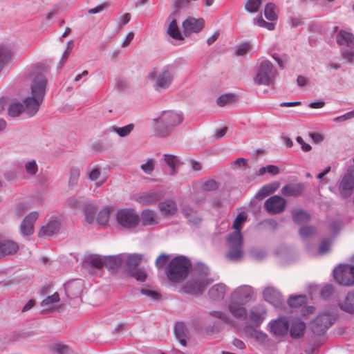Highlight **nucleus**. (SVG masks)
<instances>
[{
  "label": "nucleus",
  "instance_id": "obj_1",
  "mask_svg": "<svg viewBox=\"0 0 354 354\" xmlns=\"http://www.w3.org/2000/svg\"><path fill=\"white\" fill-rule=\"evenodd\" d=\"M183 121V115L181 112L174 110H168L161 112L160 115L153 120L155 133L158 137L169 136L176 127Z\"/></svg>",
  "mask_w": 354,
  "mask_h": 354
},
{
  "label": "nucleus",
  "instance_id": "obj_2",
  "mask_svg": "<svg viewBox=\"0 0 354 354\" xmlns=\"http://www.w3.org/2000/svg\"><path fill=\"white\" fill-rule=\"evenodd\" d=\"M192 267L190 261L183 256L174 258L169 263L166 270L168 279L174 283L183 281L188 275Z\"/></svg>",
  "mask_w": 354,
  "mask_h": 354
},
{
  "label": "nucleus",
  "instance_id": "obj_3",
  "mask_svg": "<svg viewBox=\"0 0 354 354\" xmlns=\"http://www.w3.org/2000/svg\"><path fill=\"white\" fill-rule=\"evenodd\" d=\"M148 78L152 82L154 90L160 93L169 88L174 79V73L167 67L154 68L148 74Z\"/></svg>",
  "mask_w": 354,
  "mask_h": 354
},
{
  "label": "nucleus",
  "instance_id": "obj_4",
  "mask_svg": "<svg viewBox=\"0 0 354 354\" xmlns=\"http://www.w3.org/2000/svg\"><path fill=\"white\" fill-rule=\"evenodd\" d=\"M30 82L31 95L44 97L48 80L45 74V68L37 66L28 74Z\"/></svg>",
  "mask_w": 354,
  "mask_h": 354
},
{
  "label": "nucleus",
  "instance_id": "obj_5",
  "mask_svg": "<svg viewBox=\"0 0 354 354\" xmlns=\"http://www.w3.org/2000/svg\"><path fill=\"white\" fill-rule=\"evenodd\" d=\"M277 75V70L271 62L264 60L260 63L253 81L254 84L259 86H270L274 84Z\"/></svg>",
  "mask_w": 354,
  "mask_h": 354
},
{
  "label": "nucleus",
  "instance_id": "obj_6",
  "mask_svg": "<svg viewBox=\"0 0 354 354\" xmlns=\"http://www.w3.org/2000/svg\"><path fill=\"white\" fill-rule=\"evenodd\" d=\"M227 241L230 250L226 254V257L230 261H239L243 255L241 233L233 232L229 234Z\"/></svg>",
  "mask_w": 354,
  "mask_h": 354
},
{
  "label": "nucleus",
  "instance_id": "obj_7",
  "mask_svg": "<svg viewBox=\"0 0 354 354\" xmlns=\"http://www.w3.org/2000/svg\"><path fill=\"white\" fill-rule=\"evenodd\" d=\"M212 281L207 274L195 275L184 285L183 291L190 294L202 293Z\"/></svg>",
  "mask_w": 354,
  "mask_h": 354
},
{
  "label": "nucleus",
  "instance_id": "obj_8",
  "mask_svg": "<svg viewBox=\"0 0 354 354\" xmlns=\"http://www.w3.org/2000/svg\"><path fill=\"white\" fill-rule=\"evenodd\" d=\"M335 281L342 286H349L354 284V266L340 265L333 270Z\"/></svg>",
  "mask_w": 354,
  "mask_h": 354
},
{
  "label": "nucleus",
  "instance_id": "obj_9",
  "mask_svg": "<svg viewBox=\"0 0 354 354\" xmlns=\"http://www.w3.org/2000/svg\"><path fill=\"white\" fill-rule=\"evenodd\" d=\"M116 218L120 225L126 228H133L139 222L138 214L133 209L131 208L119 209Z\"/></svg>",
  "mask_w": 354,
  "mask_h": 354
},
{
  "label": "nucleus",
  "instance_id": "obj_10",
  "mask_svg": "<svg viewBox=\"0 0 354 354\" xmlns=\"http://www.w3.org/2000/svg\"><path fill=\"white\" fill-rule=\"evenodd\" d=\"M254 297L253 288L250 286L244 285L238 287L231 293L230 301L235 304L245 305L253 300Z\"/></svg>",
  "mask_w": 354,
  "mask_h": 354
},
{
  "label": "nucleus",
  "instance_id": "obj_11",
  "mask_svg": "<svg viewBox=\"0 0 354 354\" xmlns=\"http://www.w3.org/2000/svg\"><path fill=\"white\" fill-rule=\"evenodd\" d=\"M335 318L330 314H321L311 322V330L316 335H323L333 324Z\"/></svg>",
  "mask_w": 354,
  "mask_h": 354
},
{
  "label": "nucleus",
  "instance_id": "obj_12",
  "mask_svg": "<svg viewBox=\"0 0 354 354\" xmlns=\"http://www.w3.org/2000/svg\"><path fill=\"white\" fill-rule=\"evenodd\" d=\"M286 201L283 197L275 195L268 198L264 207L270 214H277L282 212L286 207Z\"/></svg>",
  "mask_w": 354,
  "mask_h": 354
},
{
  "label": "nucleus",
  "instance_id": "obj_13",
  "mask_svg": "<svg viewBox=\"0 0 354 354\" xmlns=\"http://www.w3.org/2000/svg\"><path fill=\"white\" fill-rule=\"evenodd\" d=\"M205 26V20L203 18L196 19L189 17L186 19L182 24L183 33L187 37L192 33H198L201 32Z\"/></svg>",
  "mask_w": 354,
  "mask_h": 354
},
{
  "label": "nucleus",
  "instance_id": "obj_14",
  "mask_svg": "<svg viewBox=\"0 0 354 354\" xmlns=\"http://www.w3.org/2000/svg\"><path fill=\"white\" fill-rule=\"evenodd\" d=\"M248 320L252 326H259L266 317V310L261 305L252 306L248 314Z\"/></svg>",
  "mask_w": 354,
  "mask_h": 354
},
{
  "label": "nucleus",
  "instance_id": "obj_15",
  "mask_svg": "<svg viewBox=\"0 0 354 354\" xmlns=\"http://www.w3.org/2000/svg\"><path fill=\"white\" fill-rule=\"evenodd\" d=\"M339 192L343 198L350 196L354 189V176L351 172H347L339 183Z\"/></svg>",
  "mask_w": 354,
  "mask_h": 354
},
{
  "label": "nucleus",
  "instance_id": "obj_16",
  "mask_svg": "<svg viewBox=\"0 0 354 354\" xmlns=\"http://www.w3.org/2000/svg\"><path fill=\"white\" fill-rule=\"evenodd\" d=\"M43 100L44 97L31 95L24 100V111L29 116H33L38 111Z\"/></svg>",
  "mask_w": 354,
  "mask_h": 354
},
{
  "label": "nucleus",
  "instance_id": "obj_17",
  "mask_svg": "<svg viewBox=\"0 0 354 354\" xmlns=\"http://www.w3.org/2000/svg\"><path fill=\"white\" fill-rule=\"evenodd\" d=\"M66 296L71 299L80 298L83 292L84 283L81 280L76 279L68 281L65 285Z\"/></svg>",
  "mask_w": 354,
  "mask_h": 354
},
{
  "label": "nucleus",
  "instance_id": "obj_18",
  "mask_svg": "<svg viewBox=\"0 0 354 354\" xmlns=\"http://www.w3.org/2000/svg\"><path fill=\"white\" fill-rule=\"evenodd\" d=\"M38 218V214L32 212L27 215L21 224V232L24 236H28L33 233L34 223Z\"/></svg>",
  "mask_w": 354,
  "mask_h": 354
},
{
  "label": "nucleus",
  "instance_id": "obj_19",
  "mask_svg": "<svg viewBox=\"0 0 354 354\" xmlns=\"http://www.w3.org/2000/svg\"><path fill=\"white\" fill-rule=\"evenodd\" d=\"M263 298L268 302L279 307L283 303L281 293L273 287H268L263 291Z\"/></svg>",
  "mask_w": 354,
  "mask_h": 354
},
{
  "label": "nucleus",
  "instance_id": "obj_20",
  "mask_svg": "<svg viewBox=\"0 0 354 354\" xmlns=\"http://www.w3.org/2000/svg\"><path fill=\"white\" fill-rule=\"evenodd\" d=\"M289 322L286 318H279L270 324V329L277 336L286 335L289 329Z\"/></svg>",
  "mask_w": 354,
  "mask_h": 354
},
{
  "label": "nucleus",
  "instance_id": "obj_21",
  "mask_svg": "<svg viewBox=\"0 0 354 354\" xmlns=\"http://www.w3.org/2000/svg\"><path fill=\"white\" fill-rule=\"evenodd\" d=\"M177 15L174 14L170 13L168 17V21H169V24L167 30V35L171 38L176 40H183V37L182 36L179 28L177 24Z\"/></svg>",
  "mask_w": 354,
  "mask_h": 354
},
{
  "label": "nucleus",
  "instance_id": "obj_22",
  "mask_svg": "<svg viewBox=\"0 0 354 354\" xmlns=\"http://www.w3.org/2000/svg\"><path fill=\"white\" fill-rule=\"evenodd\" d=\"M19 249L18 245L11 241L3 239L0 234V258L6 255H11L15 254Z\"/></svg>",
  "mask_w": 354,
  "mask_h": 354
},
{
  "label": "nucleus",
  "instance_id": "obj_23",
  "mask_svg": "<svg viewBox=\"0 0 354 354\" xmlns=\"http://www.w3.org/2000/svg\"><path fill=\"white\" fill-rule=\"evenodd\" d=\"M61 223L57 220L50 221L46 225L41 227L39 232L40 237H48L59 231Z\"/></svg>",
  "mask_w": 354,
  "mask_h": 354
},
{
  "label": "nucleus",
  "instance_id": "obj_24",
  "mask_svg": "<svg viewBox=\"0 0 354 354\" xmlns=\"http://www.w3.org/2000/svg\"><path fill=\"white\" fill-rule=\"evenodd\" d=\"M139 220L144 226H151L158 223V215L154 211L149 209L142 211Z\"/></svg>",
  "mask_w": 354,
  "mask_h": 354
},
{
  "label": "nucleus",
  "instance_id": "obj_25",
  "mask_svg": "<svg viewBox=\"0 0 354 354\" xmlns=\"http://www.w3.org/2000/svg\"><path fill=\"white\" fill-rule=\"evenodd\" d=\"M183 214L189 223L193 225L200 224L203 220L201 214L197 210L190 207H185L183 209Z\"/></svg>",
  "mask_w": 354,
  "mask_h": 354
},
{
  "label": "nucleus",
  "instance_id": "obj_26",
  "mask_svg": "<svg viewBox=\"0 0 354 354\" xmlns=\"http://www.w3.org/2000/svg\"><path fill=\"white\" fill-rule=\"evenodd\" d=\"M241 306L243 305L235 304V302L230 301V303L228 305V310L233 317L239 320L243 321L247 319L248 313L246 309Z\"/></svg>",
  "mask_w": 354,
  "mask_h": 354
},
{
  "label": "nucleus",
  "instance_id": "obj_27",
  "mask_svg": "<svg viewBox=\"0 0 354 354\" xmlns=\"http://www.w3.org/2000/svg\"><path fill=\"white\" fill-rule=\"evenodd\" d=\"M306 325L301 319L295 318L291 322L290 334L293 338H299L304 335Z\"/></svg>",
  "mask_w": 354,
  "mask_h": 354
},
{
  "label": "nucleus",
  "instance_id": "obj_28",
  "mask_svg": "<svg viewBox=\"0 0 354 354\" xmlns=\"http://www.w3.org/2000/svg\"><path fill=\"white\" fill-rule=\"evenodd\" d=\"M336 40L339 46H346L350 48H354V35L351 32L340 30L336 36Z\"/></svg>",
  "mask_w": 354,
  "mask_h": 354
},
{
  "label": "nucleus",
  "instance_id": "obj_29",
  "mask_svg": "<svg viewBox=\"0 0 354 354\" xmlns=\"http://www.w3.org/2000/svg\"><path fill=\"white\" fill-rule=\"evenodd\" d=\"M13 55L14 52L10 46L5 44H0V73L10 61Z\"/></svg>",
  "mask_w": 354,
  "mask_h": 354
},
{
  "label": "nucleus",
  "instance_id": "obj_30",
  "mask_svg": "<svg viewBox=\"0 0 354 354\" xmlns=\"http://www.w3.org/2000/svg\"><path fill=\"white\" fill-rule=\"evenodd\" d=\"M122 255L109 256L104 258V266L109 270L115 272L123 262Z\"/></svg>",
  "mask_w": 354,
  "mask_h": 354
},
{
  "label": "nucleus",
  "instance_id": "obj_31",
  "mask_svg": "<svg viewBox=\"0 0 354 354\" xmlns=\"http://www.w3.org/2000/svg\"><path fill=\"white\" fill-rule=\"evenodd\" d=\"M304 191V185L301 183L288 184L282 187L281 194L286 196H299Z\"/></svg>",
  "mask_w": 354,
  "mask_h": 354
},
{
  "label": "nucleus",
  "instance_id": "obj_32",
  "mask_svg": "<svg viewBox=\"0 0 354 354\" xmlns=\"http://www.w3.org/2000/svg\"><path fill=\"white\" fill-rule=\"evenodd\" d=\"M158 200V194L154 191H149L142 193L136 198V201L142 205H148L152 204Z\"/></svg>",
  "mask_w": 354,
  "mask_h": 354
},
{
  "label": "nucleus",
  "instance_id": "obj_33",
  "mask_svg": "<svg viewBox=\"0 0 354 354\" xmlns=\"http://www.w3.org/2000/svg\"><path fill=\"white\" fill-rule=\"evenodd\" d=\"M279 182H274L264 185L256 194L255 198L258 200H263L268 195L274 192L279 187Z\"/></svg>",
  "mask_w": 354,
  "mask_h": 354
},
{
  "label": "nucleus",
  "instance_id": "obj_34",
  "mask_svg": "<svg viewBox=\"0 0 354 354\" xmlns=\"http://www.w3.org/2000/svg\"><path fill=\"white\" fill-rule=\"evenodd\" d=\"M187 333V329L183 323L178 322L176 324L174 327L175 336L179 340L180 344L183 346L187 345L186 337Z\"/></svg>",
  "mask_w": 354,
  "mask_h": 354
},
{
  "label": "nucleus",
  "instance_id": "obj_35",
  "mask_svg": "<svg viewBox=\"0 0 354 354\" xmlns=\"http://www.w3.org/2000/svg\"><path fill=\"white\" fill-rule=\"evenodd\" d=\"M160 212L165 216H171L176 213L177 208L174 201L169 200L158 204Z\"/></svg>",
  "mask_w": 354,
  "mask_h": 354
},
{
  "label": "nucleus",
  "instance_id": "obj_36",
  "mask_svg": "<svg viewBox=\"0 0 354 354\" xmlns=\"http://www.w3.org/2000/svg\"><path fill=\"white\" fill-rule=\"evenodd\" d=\"M80 176V170L77 167H72L69 171L68 189L73 190L77 185Z\"/></svg>",
  "mask_w": 354,
  "mask_h": 354
},
{
  "label": "nucleus",
  "instance_id": "obj_37",
  "mask_svg": "<svg viewBox=\"0 0 354 354\" xmlns=\"http://www.w3.org/2000/svg\"><path fill=\"white\" fill-rule=\"evenodd\" d=\"M208 294L213 299H221L225 294V286L223 283L216 284L209 290Z\"/></svg>",
  "mask_w": 354,
  "mask_h": 354
},
{
  "label": "nucleus",
  "instance_id": "obj_38",
  "mask_svg": "<svg viewBox=\"0 0 354 354\" xmlns=\"http://www.w3.org/2000/svg\"><path fill=\"white\" fill-rule=\"evenodd\" d=\"M97 207L93 203H87L84 208V218L85 221L89 223L92 224L94 223L95 220V214L97 212Z\"/></svg>",
  "mask_w": 354,
  "mask_h": 354
},
{
  "label": "nucleus",
  "instance_id": "obj_39",
  "mask_svg": "<svg viewBox=\"0 0 354 354\" xmlns=\"http://www.w3.org/2000/svg\"><path fill=\"white\" fill-rule=\"evenodd\" d=\"M293 221L299 224H304L309 221L310 215L303 209H296L292 211Z\"/></svg>",
  "mask_w": 354,
  "mask_h": 354
},
{
  "label": "nucleus",
  "instance_id": "obj_40",
  "mask_svg": "<svg viewBox=\"0 0 354 354\" xmlns=\"http://www.w3.org/2000/svg\"><path fill=\"white\" fill-rule=\"evenodd\" d=\"M142 259V256L138 254H129L126 263H125V269L127 270H132L135 269L141 262Z\"/></svg>",
  "mask_w": 354,
  "mask_h": 354
},
{
  "label": "nucleus",
  "instance_id": "obj_41",
  "mask_svg": "<svg viewBox=\"0 0 354 354\" xmlns=\"http://www.w3.org/2000/svg\"><path fill=\"white\" fill-rule=\"evenodd\" d=\"M111 209V207H104L100 210L95 220L99 225L105 226L108 223Z\"/></svg>",
  "mask_w": 354,
  "mask_h": 354
},
{
  "label": "nucleus",
  "instance_id": "obj_42",
  "mask_svg": "<svg viewBox=\"0 0 354 354\" xmlns=\"http://www.w3.org/2000/svg\"><path fill=\"white\" fill-rule=\"evenodd\" d=\"M133 129L134 124L131 123L122 127L111 126L109 128L108 131L116 133L120 137H126L131 133Z\"/></svg>",
  "mask_w": 354,
  "mask_h": 354
},
{
  "label": "nucleus",
  "instance_id": "obj_43",
  "mask_svg": "<svg viewBox=\"0 0 354 354\" xmlns=\"http://www.w3.org/2000/svg\"><path fill=\"white\" fill-rule=\"evenodd\" d=\"M191 3L189 0H172L171 8L173 11L171 13L178 16L180 10L188 8Z\"/></svg>",
  "mask_w": 354,
  "mask_h": 354
},
{
  "label": "nucleus",
  "instance_id": "obj_44",
  "mask_svg": "<svg viewBox=\"0 0 354 354\" xmlns=\"http://www.w3.org/2000/svg\"><path fill=\"white\" fill-rule=\"evenodd\" d=\"M237 96L233 93H226L221 95L216 100L219 106H224L227 104H231L237 102Z\"/></svg>",
  "mask_w": 354,
  "mask_h": 354
},
{
  "label": "nucleus",
  "instance_id": "obj_45",
  "mask_svg": "<svg viewBox=\"0 0 354 354\" xmlns=\"http://www.w3.org/2000/svg\"><path fill=\"white\" fill-rule=\"evenodd\" d=\"M341 308L349 313H354V292L348 293L344 302L341 304Z\"/></svg>",
  "mask_w": 354,
  "mask_h": 354
},
{
  "label": "nucleus",
  "instance_id": "obj_46",
  "mask_svg": "<svg viewBox=\"0 0 354 354\" xmlns=\"http://www.w3.org/2000/svg\"><path fill=\"white\" fill-rule=\"evenodd\" d=\"M164 160L165 163L170 167L171 170V174L174 175L176 171V168L180 164V160L178 158L174 155L165 154Z\"/></svg>",
  "mask_w": 354,
  "mask_h": 354
},
{
  "label": "nucleus",
  "instance_id": "obj_47",
  "mask_svg": "<svg viewBox=\"0 0 354 354\" xmlns=\"http://www.w3.org/2000/svg\"><path fill=\"white\" fill-rule=\"evenodd\" d=\"M261 5V0H246L244 3L245 10L250 13L257 12Z\"/></svg>",
  "mask_w": 354,
  "mask_h": 354
},
{
  "label": "nucleus",
  "instance_id": "obj_48",
  "mask_svg": "<svg viewBox=\"0 0 354 354\" xmlns=\"http://www.w3.org/2000/svg\"><path fill=\"white\" fill-rule=\"evenodd\" d=\"M24 111V105L19 102L12 103L9 105L8 113L11 117L19 116Z\"/></svg>",
  "mask_w": 354,
  "mask_h": 354
},
{
  "label": "nucleus",
  "instance_id": "obj_49",
  "mask_svg": "<svg viewBox=\"0 0 354 354\" xmlns=\"http://www.w3.org/2000/svg\"><path fill=\"white\" fill-rule=\"evenodd\" d=\"M247 219V214L244 212H240L234 219L232 227L236 230L234 232L241 233V226Z\"/></svg>",
  "mask_w": 354,
  "mask_h": 354
},
{
  "label": "nucleus",
  "instance_id": "obj_50",
  "mask_svg": "<svg viewBox=\"0 0 354 354\" xmlns=\"http://www.w3.org/2000/svg\"><path fill=\"white\" fill-rule=\"evenodd\" d=\"M306 303V297L304 295L290 297L288 300L290 306L297 308Z\"/></svg>",
  "mask_w": 354,
  "mask_h": 354
},
{
  "label": "nucleus",
  "instance_id": "obj_51",
  "mask_svg": "<svg viewBox=\"0 0 354 354\" xmlns=\"http://www.w3.org/2000/svg\"><path fill=\"white\" fill-rule=\"evenodd\" d=\"M87 263L93 268H102L104 266V259L99 255H91L88 257Z\"/></svg>",
  "mask_w": 354,
  "mask_h": 354
},
{
  "label": "nucleus",
  "instance_id": "obj_52",
  "mask_svg": "<svg viewBox=\"0 0 354 354\" xmlns=\"http://www.w3.org/2000/svg\"><path fill=\"white\" fill-rule=\"evenodd\" d=\"M52 349L57 354H72L71 348L64 344L55 343L53 345Z\"/></svg>",
  "mask_w": 354,
  "mask_h": 354
},
{
  "label": "nucleus",
  "instance_id": "obj_53",
  "mask_svg": "<svg viewBox=\"0 0 354 354\" xmlns=\"http://www.w3.org/2000/svg\"><path fill=\"white\" fill-rule=\"evenodd\" d=\"M317 234V230L314 226H304L300 228L299 234L303 239H308Z\"/></svg>",
  "mask_w": 354,
  "mask_h": 354
},
{
  "label": "nucleus",
  "instance_id": "obj_54",
  "mask_svg": "<svg viewBox=\"0 0 354 354\" xmlns=\"http://www.w3.org/2000/svg\"><path fill=\"white\" fill-rule=\"evenodd\" d=\"M274 6L273 3H268L266 6L265 10H264V15L266 18L269 21H275L277 19V15L274 11Z\"/></svg>",
  "mask_w": 354,
  "mask_h": 354
},
{
  "label": "nucleus",
  "instance_id": "obj_55",
  "mask_svg": "<svg viewBox=\"0 0 354 354\" xmlns=\"http://www.w3.org/2000/svg\"><path fill=\"white\" fill-rule=\"evenodd\" d=\"M59 301V295L57 292H55L52 295L48 296L41 302V306L44 308H47L51 304H53Z\"/></svg>",
  "mask_w": 354,
  "mask_h": 354
},
{
  "label": "nucleus",
  "instance_id": "obj_56",
  "mask_svg": "<svg viewBox=\"0 0 354 354\" xmlns=\"http://www.w3.org/2000/svg\"><path fill=\"white\" fill-rule=\"evenodd\" d=\"M169 259V256L166 254H160L156 260V266L158 269H162L165 267Z\"/></svg>",
  "mask_w": 354,
  "mask_h": 354
},
{
  "label": "nucleus",
  "instance_id": "obj_57",
  "mask_svg": "<svg viewBox=\"0 0 354 354\" xmlns=\"http://www.w3.org/2000/svg\"><path fill=\"white\" fill-rule=\"evenodd\" d=\"M209 314L212 317L218 318L226 323L234 324L232 320L225 313H222L221 311L213 310L209 312Z\"/></svg>",
  "mask_w": 354,
  "mask_h": 354
},
{
  "label": "nucleus",
  "instance_id": "obj_58",
  "mask_svg": "<svg viewBox=\"0 0 354 354\" xmlns=\"http://www.w3.org/2000/svg\"><path fill=\"white\" fill-rule=\"evenodd\" d=\"M25 169L28 174L35 175L38 170V167L35 160H32L27 162L25 165Z\"/></svg>",
  "mask_w": 354,
  "mask_h": 354
},
{
  "label": "nucleus",
  "instance_id": "obj_59",
  "mask_svg": "<svg viewBox=\"0 0 354 354\" xmlns=\"http://www.w3.org/2000/svg\"><path fill=\"white\" fill-rule=\"evenodd\" d=\"M218 188V183L214 180L210 179L202 185V189L205 191H214Z\"/></svg>",
  "mask_w": 354,
  "mask_h": 354
},
{
  "label": "nucleus",
  "instance_id": "obj_60",
  "mask_svg": "<svg viewBox=\"0 0 354 354\" xmlns=\"http://www.w3.org/2000/svg\"><path fill=\"white\" fill-rule=\"evenodd\" d=\"M88 179L91 181L96 180L100 176L101 172L97 166L93 167L87 170Z\"/></svg>",
  "mask_w": 354,
  "mask_h": 354
},
{
  "label": "nucleus",
  "instance_id": "obj_61",
  "mask_svg": "<svg viewBox=\"0 0 354 354\" xmlns=\"http://www.w3.org/2000/svg\"><path fill=\"white\" fill-rule=\"evenodd\" d=\"M254 24H258L260 27L265 28L269 30H272L274 28V24L272 22L266 21L262 17L254 19Z\"/></svg>",
  "mask_w": 354,
  "mask_h": 354
},
{
  "label": "nucleus",
  "instance_id": "obj_62",
  "mask_svg": "<svg viewBox=\"0 0 354 354\" xmlns=\"http://www.w3.org/2000/svg\"><path fill=\"white\" fill-rule=\"evenodd\" d=\"M250 254L253 259L257 260H261L266 256L264 250L258 248H252L250 250Z\"/></svg>",
  "mask_w": 354,
  "mask_h": 354
},
{
  "label": "nucleus",
  "instance_id": "obj_63",
  "mask_svg": "<svg viewBox=\"0 0 354 354\" xmlns=\"http://www.w3.org/2000/svg\"><path fill=\"white\" fill-rule=\"evenodd\" d=\"M154 159H149L145 164L141 165V169L147 174H151L154 169Z\"/></svg>",
  "mask_w": 354,
  "mask_h": 354
},
{
  "label": "nucleus",
  "instance_id": "obj_64",
  "mask_svg": "<svg viewBox=\"0 0 354 354\" xmlns=\"http://www.w3.org/2000/svg\"><path fill=\"white\" fill-rule=\"evenodd\" d=\"M331 241L329 240L324 239L322 241L319 247V253L324 254L330 250Z\"/></svg>",
  "mask_w": 354,
  "mask_h": 354
}]
</instances>
